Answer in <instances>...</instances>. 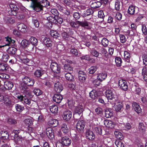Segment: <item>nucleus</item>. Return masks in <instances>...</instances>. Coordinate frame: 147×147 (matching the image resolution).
I'll return each mask as SVG.
<instances>
[{
  "label": "nucleus",
  "mask_w": 147,
  "mask_h": 147,
  "mask_svg": "<svg viewBox=\"0 0 147 147\" xmlns=\"http://www.w3.org/2000/svg\"><path fill=\"white\" fill-rule=\"evenodd\" d=\"M46 134H45V133H42L41 134V137L42 138L46 137V136L48 137V138H53L54 137V135L53 133V132L52 129L51 128H49L47 129Z\"/></svg>",
  "instance_id": "7"
},
{
  "label": "nucleus",
  "mask_w": 147,
  "mask_h": 147,
  "mask_svg": "<svg viewBox=\"0 0 147 147\" xmlns=\"http://www.w3.org/2000/svg\"><path fill=\"white\" fill-rule=\"evenodd\" d=\"M61 140L62 144L65 146L69 145L71 143L70 138H62Z\"/></svg>",
  "instance_id": "24"
},
{
  "label": "nucleus",
  "mask_w": 147,
  "mask_h": 147,
  "mask_svg": "<svg viewBox=\"0 0 147 147\" xmlns=\"http://www.w3.org/2000/svg\"><path fill=\"white\" fill-rule=\"evenodd\" d=\"M60 10L66 15L68 16L70 14L69 11L68 9L61 7Z\"/></svg>",
  "instance_id": "47"
},
{
  "label": "nucleus",
  "mask_w": 147,
  "mask_h": 147,
  "mask_svg": "<svg viewBox=\"0 0 147 147\" xmlns=\"http://www.w3.org/2000/svg\"><path fill=\"white\" fill-rule=\"evenodd\" d=\"M4 20L5 22L7 23L12 24L15 22L14 20L11 18L5 17L4 18Z\"/></svg>",
  "instance_id": "48"
},
{
  "label": "nucleus",
  "mask_w": 147,
  "mask_h": 147,
  "mask_svg": "<svg viewBox=\"0 0 147 147\" xmlns=\"http://www.w3.org/2000/svg\"><path fill=\"white\" fill-rule=\"evenodd\" d=\"M9 58V55L6 54H3L2 58L1 59V60L2 61L6 62Z\"/></svg>",
  "instance_id": "49"
},
{
  "label": "nucleus",
  "mask_w": 147,
  "mask_h": 147,
  "mask_svg": "<svg viewBox=\"0 0 147 147\" xmlns=\"http://www.w3.org/2000/svg\"><path fill=\"white\" fill-rule=\"evenodd\" d=\"M9 76L8 75L5 74H2L0 75V80H2L3 79H7L9 78Z\"/></svg>",
  "instance_id": "58"
},
{
  "label": "nucleus",
  "mask_w": 147,
  "mask_h": 147,
  "mask_svg": "<svg viewBox=\"0 0 147 147\" xmlns=\"http://www.w3.org/2000/svg\"><path fill=\"white\" fill-rule=\"evenodd\" d=\"M5 40L6 41L8 42V43L5 44V45H0V48L2 47H3L5 46H9L10 44L11 43H13L15 42V41L13 40H12L10 38H5Z\"/></svg>",
  "instance_id": "28"
},
{
  "label": "nucleus",
  "mask_w": 147,
  "mask_h": 147,
  "mask_svg": "<svg viewBox=\"0 0 147 147\" xmlns=\"http://www.w3.org/2000/svg\"><path fill=\"white\" fill-rule=\"evenodd\" d=\"M61 130L65 134H67L68 131L67 125L65 123H63L61 126Z\"/></svg>",
  "instance_id": "30"
},
{
  "label": "nucleus",
  "mask_w": 147,
  "mask_h": 147,
  "mask_svg": "<svg viewBox=\"0 0 147 147\" xmlns=\"http://www.w3.org/2000/svg\"><path fill=\"white\" fill-rule=\"evenodd\" d=\"M50 110L52 113H55L57 112L58 111V108L56 105H53L50 106Z\"/></svg>",
  "instance_id": "36"
},
{
  "label": "nucleus",
  "mask_w": 147,
  "mask_h": 147,
  "mask_svg": "<svg viewBox=\"0 0 147 147\" xmlns=\"http://www.w3.org/2000/svg\"><path fill=\"white\" fill-rule=\"evenodd\" d=\"M44 74V71L41 69L36 70L34 73V75L37 77L39 78L42 76Z\"/></svg>",
  "instance_id": "29"
},
{
  "label": "nucleus",
  "mask_w": 147,
  "mask_h": 147,
  "mask_svg": "<svg viewBox=\"0 0 147 147\" xmlns=\"http://www.w3.org/2000/svg\"><path fill=\"white\" fill-rule=\"evenodd\" d=\"M77 23L79 25L87 28L88 29H90L91 28L90 26V23L86 20L82 22L78 21H77Z\"/></svg>",
  "instance_id": "13"
},
{
  "label": "nucleus",
  "mask_w": 147,
  "mask_h": 147,
  "mask_svg": "<svg viewBox=\"0 0 147 147\" xmlns=\"http://www.w3.org/2000/svg\"><path fill=\"white\" fill-rule=\"evenodd\" d=\"M85 123L82 120L78 121L76 125V128L79 132H82L83 131L85 127Z\"/></svg>",
  "instance_id": "10"
},
{
  "label": "nucleus",
  "mask_w": 147,
  "mask_h": 147,
  "mask_svg": "<svg viewBox=\"0 0 147 147\" xmlns=\"http://www.w3.org/2000/svg\"><path fill=\"white\" fill-rule=\"evenodd\" d=\"M115 143L117 147H121L122 146H123L120 140L118 139L116 140Z\"/></svg>",
  "instance_id": "62"
},
{
  "label": "nucleus",
  "mask_w": 147,
  "mask_h": 147,
  "mask_svg": "<svg viewBox=\"0 0 147 147\" xmlns=\"http://www.w3.org/2000/svg\"><path fill=\"white\" fill-rule=\"evenodd\" d=\"M105 93L106 97L108 100H112L117 96L116 91L113 88L107 90Z\"/></svg>",
  "instance_id": "3"
},
{
  "label": "nucleus",
  "mask_w": 147,
  "mask_h": 147,
  "mask_svg": "<svg viewBox=\"0 0 147 147\" xmlns=\"http://www.w3.org/2000/svg\"><path fill=\"white\" fill-rule=\"evenodd\" d=\"M8 123L10 124L14 125L17 123L16 120L11 118H9L7 120Z\"/></svg>",
  "instance_id": "61"
},
{
  "label": "nucleus",
  "mask_w": 147,
  "mask_h": 147,
  "mask_svg": "<svg viewBox=\"0 0 147 147\" xmlns=\"http://www.w3.org/2000/svg\"><path fill=\"white\" fill-rule=\"evenodd\" d=\"M54 89L55 91L58 93L60 92L63 89L62 85L59 82H57L55 84Z\"/></svg>",
  "instance_id": "15"
},
{
  "label": "nucleus",
  "mask_w": 147,
  "mask_h": 147,
  "mask_svg": "<svg viewBox=\"0 0 147 147\" xmlns=\"http://www.w3.org/2000/svg\"><path fill=\"white\" fill-rule=\"evenodd\" d=\"M21 45L22 47L25 48L29 45V42L26 39H24L22 41Z\"/></svg>",
  "instance_id": "60"
},
{
  "label": "nucleus",
  "mask_w": 147,
  "mask_h": 147,
  "mask_svg": "<svg viewBox=\"0 0 147 147\" xmlns=\"http://www.w3.org/2000/svg\"><path fill=\"white\" fill-rule=\"evenodd\" d=\"M55 28L57 29V31L59 32V33L61 34V36L63 38L65 39H67L69 38V36L67 34V33L65 32H62L61 30V29H62L61 28V26L60 24L59 25H56Z\"/></svg>",
  "instance_id": "9"
},
{
  "label": "nucleus",
  "mask_w": 147,
  "mask_h": 147,
  "mask_svg": "<svg viewBox=\"0 0 147 147\" xmlns=\"http://www.w3.org/2000/svg\"><path fill=\"white\" fill-rule=\"evenodd\" d=\"M63 119L67 121L69 120L72 117L71 112L69 110H67L63 112L62 115Z\"/></svg>",
  "instance_id": "12"
},
{
  "label": "nucleus",
  "mask_w": 147,
  "mask_h": 147,
  "mask_svg": "<svg viewBox=\"0 0 147 147\" xmlns=\"http://www.w3.org/2000/svg\"><path fill=\"white\" fill-rule=\"evenodd\" d=\"M2 102L4 103L6 105H10L11 103V100L10 98H9L8 96H5Z\"/></svg>",
  "instance_id": "38"
},
{
  "label": "nucleus",
  "mask_w": 147,
  "mask_h": 147,
  "mask_svg": "<svg viewBox=\"0 0 147 147\" xmlns=\"http://www.w3.org/2000/svg\"><path fill=\"white\" fill-rule=\"evenodd\" d=\"M9 135L8 132L6 131H0V138H9Z\"/></svg>",
  "instance_id": "35"
},
{
  "label": "nucleus",
  "mask_w": 147,
  "mask_h": 147,
  "mask_svg": "<svg viewBox=\"0 0 147 147\" xmlns=\"http://www.w3.org/2000/svg\"><path fill=\"white\" fill-rule=\"evenodd\" d=\"M33 92L36 96H39L42 93V91L38 88L35 89Z\"/></svg>",
  "instance_id": "59"
},
{
  "label": "nucleus",
  "mask_w": 147,
  "mask_h": 147,
  "mask_svg": "<svg viewBox=\"0 0 147 147\" xmlns=\"http://www.w3.org/2000/svg\"><path fill=\"white\" fill-rule=\"evenodd\" d=\"M43 43L47 47H49L52 46V42L49 38L45 37L43 40Z\"/></svg>",
  "instance_id": "20"
},
{
  "label": "nucleus",
  "mask_w": 147,
  "mask_h": 147,
  "mask_svg": "<svg viewBox=\"0 0 147 147\" xmlns=\"http://www.w3.org/2000/svg\"><path fill=\"white\" fill-rule=\"evenodd\" d=\"M22 80L23 82L28 86H32L34 83V81L33 79L27 76L24 78Z\"/></svg>",
  "instance_id": "8"
},
{
  "label": "nucleus",
  "mask_w": 147,
  "mask_h": 147,
  "mask_svg": "<svg viewBox=\"0 0 147 147\" xmlns=\"http://www.w3.org/2000/svg\"><path fill=\"white\" fill-rule=\"evenodd\" d=\"M136 7L134 6L130 5L128 10V13L131 15H133L135 11Z\"/></svg>",
  "instance_id": "31"
},
{
  "label": "nucleus",
  "mask_w": 147,
  "mask_h": 147,
  "mask_svg": "<svg viewBox=\"0 0 147 147\" xmlns=\"http://www.w3.org/2000/svg\"><path fill=\"white\" fill-rule=\"evenodd\" d=\"M18 28L19 31L23 33H25L27 30V27L24 24L21 23L18 25Z\"/></svg>",
  "instance_id": "19"
},
{
  "label": "nucleus",
  "mask_w": 147,
  "mask_h": 147,
  "mask_svg": "<svg viewBox=\"0 0 147 147\" xmlns=\"http://www.w3.org/2000/svg\"><path fill=\"white\" fill-rule=\"evenodd\" d=\"M107 76V74L106 73L101 72L97 74V79L100 81H102L106 78Z\"/></svg>",
  "instance_id": "18"
},
{
  "label": "nucleus",
  "mask_w": 147,
  "mask_h": 147,
  "mask_svg": "<svg viewBox=\"0 0 147 147\" xmlns=\"http://www.w3.org/2000/svg\"><path fill=\"white\" fill-rule=\"evenodd\" d=\"M47 20L49 21V23H50L51 25L52 23L56 24L57 23V20L55 18V16H49L47 18Z\"/></svg>",
  "instance_id": "44"
},
{
  "label": "nucleus",
  "mask_w": 147,
  "mask_h": 147,
  "mask_svg": "<svg viewBox=\"0 0 147 147\" xmlns=\"http://www.w3.org/2000/svg\"><path fill=\"white\" fill-rule=\"evenodd\" d=\"M49 123L53 127H55L58 125V121L56 119H52L49 121Z\"/></svg>",
  "instance_id": "42"
},
{
  "label": "nucleus",
  "mask_w": 147,
  "mask_h": 147,
  "mask_svg": "<svg viewBox=\"0 0 147 147\" xmlns=\"http://www.w3.org/2000/svg\"><path fill=\"white\" fill-rule=\"evenodd\" d=\"M86 136L87 138H92L94 136V134L92 131L87 129L86 132Z\"/></svg>",
  "instance_id": "37"
},
{
  "label": "nucleus",
  "mask_w": 147,
  "mask_h": 147,
  "mask_svg": "<svg viewBox=\"0 0 147 147\" xmlns=\"http://www.w3.org/2000/svg\"><path fill=\"white\" fill-rule=\"evenodd\" d=\"M102 45L104 47H107L109 44L108 40L106 38H103L101 41Z\"/></svg>",
  "instance_id": "54"
},
{
  "label": "nucleus",
  "mask_w": 147,
  "mask_h": 147,
  "mask_svg": "<svg viewBox=\"0 0 147 147\" xmlns=\"http://www.w3.org/2000/svg\"><path fill=\"white\" fill-rule=\"evenodd\" d=\"M138 130L139 132L142 134H143L145 132V127L143 123H139Z\"/></svg>",
  "instance_id": "25"
},
{
  "label": "nucleus",
  "mask_w": 147,
  "mask_h": 147,
  "mask_svg": "<svg viewBox=\"0 0 147 147\" xmlns=\"http://www.w3.org/2000/svg\"><path fill=\"white\" fill-rule=\"evenodd\" d=\"M90 97L92 99H95L97 97V95L95 90H92L89 93Z\"/></svg>",
  "instance_id": "53"
},
{
  "label": "nucleus",
  "mask_w": 147,
  "mask_h": 147,
  "mask_svg": "<svg viewBox=\"0 0 147 147\" xmlns=\"http://www.w3.org/2000/svg\"><path fill=\"white\" fill-rule=\"evenodd\" d=\"M29 42L33 45L36 46L37 45V40L35 37H31L29 40Z\"/></svg>",
  "instance_id": "32"
},
{
  "label": "nucleus",
  "mask_w": 147,
  "mask_h": 147,
  "mask_svg": "<svg viewBox=\"0 0 147 147\" xmlns=\"http://www.w3.org/2000/svg\"><path fill=\"white\" fill-rule=\"evenodd\" d=\"M114 134L115 137L116 138H122L123 137L122 133L119 130H115L114 131Z\"/></svg>",
  "instance_id": "46"
},
{
  "label": "nucleus",
  "mask_w": 147,
  "mask_h": 147,
  "mask_svg": "<svg viewBox=\"0 0 147 147\" xmlns=\"http://www.w3.org/2000/svg\"><path fill=\"white\" fill-rule=\"evenodd\" d=\"M143 64L145 65H147V55H143L142 57Z\"/></svg>",
  "instance_id": "63"
},
{
  "label": "nucleus",
  "mask_w": 147,
  "mask_h": 147,
  "mask_svg": "<svg viewBox=\"0 0 147 147\" xmlns=\"http://www.w3.org/2000/svg\"><path fill=\"white\" fill-rule=\"evenodd\" d=\"M17 100L21 102L24 105H28L30 107L31 106V100L25 95L24 96L19 94L17 96Z\"/></svg>",
  "instance_id": "1"
},
{
  "label": "nucleus",
  "mask_w": 147,
  "mask_h": 147,
  "mask_svg": "<svg viewBox=\"0 0 147 147\" xmlns=\"http://www.w3.org/2000/svg\"><path fill=\"white\" fill-rule=\"evenodd\" d=\"M93 13L92 10L91 8H89L84 11L82 13V14L84 17L89 16Z\"/></svg>",
  "instance_id": "27"
},
{
  "label": "nucleus",
  "mask_w": 147,
  "mask_h": 147,
  "mask_svg": "<svg viewBox=\"0 0 147 147\" xmlns=\"http://www.w3.org/2000/svg\"><path fill=\"white\" fill-rule=\"evenodd\" d=\"M142 74L144 81L147 82V70L146 67H143L142 69Z\"/></svg>",
  "instance_id": "33"
},
{
  "label": "nucleus",
  "mask_w": 147,
  "mask_h": 147,
  "mask_svg": "<svg viewBox=\"0 0 147 147\" xmlns=\"http://www.w3.org/2000/svg\"><path fill=\"white\" fill-rule=\"evenodd\" d=\"M47 0H43L41 1L40 2L37 1L35 2L34 1L31 4L30 7H32L33 9L36 12H39L42 10L43 6L41 4L42 3H45Z\"/></svg>",
  "instance_id": "2"
},
{
  "label": "nucleus",
  "mask_w": 147,
  "mask_h": 147,
  "mask_svg": "<svg viewBox=\"0 0 147 147\" xmlns=\"http://www.w3.org/2000/svg\"><path fill=\"white\" fill-rule=\"evenodd\" d=\"M20 130H13L11 134V137H13V138H20V136L18 135V134L20 132ZM21 138H22L21 136H20Z\"/></svg>",
  "instance_id": "26"
},
{
  "label": "nucleus",
  "mask_w": 147,
  "mask_h": 147,
  "mask_svg": "<svg viewBox=\"0 0 147 147\" xmlns=\"http://www.w3.org/2000/svg\"><path fill=\"white\" fill-rule=\"evenodd\" d=\"M54 101L57 103H60L63 99L62 96L59 94H55L53 98Z\"/></svg>",
  "instance_id": "17"
},
{
  "label": "nucleus",
  "mask_w": 147,
  "mask_h": 147,
  "mask_svg": "<svg viewBox=\"0 0 147 147\" xmlns=\"http://www.w3.org/2000/svg\"><path fill=\"white\" fill-rule=\"evenodd\" d=\"M13 86V84L11 82L6 81L4 82V86L6 89H11Z\"/></svg>",
  "instance_id": "22"
},
{
  "label": "nucleus",
  "mask_w": 147,
  "mask_h": 147,
  "mask_svg": "<svg viewBox=\"0 0 147 147\" xmlns=\"http://www.w3.org/2000/svg\"><path fill=\"white\" fill-rule=\"evenodd\" d=\"M122 106L123 104L122 102L120 101H118L114 105L115 110L117 112L119 111L122 108Z\"/></svg>",
  "instance_id": "23"
},
{
  "label": "nucleus",
  "mask_w": 147,
  "mask_h": 147,
  "mask_svg": "<svg viewBox=\"0 0 147 147\" xmlns=\"http://www.w3.org/2000/svg\"><path fill=\"white\" fill-rule=\"evenodd\" d=\"M132 106L134 109L135 111L138 114H141L142 113V109L140 106L136 102H133Z\"/></svg>",
  "instance_id": "16"
},
{
  "label": "nucleus",
  "mask_w": 147,
  "mask_h": 147,
  "mask_svg": "<svg viewBox=\"0 0 147 147\" xmlns=\"http://www.w3.org/2000/svg\"><path fill=\"white\" fill-rule=\"evenodd\" d=\"M10 68L9 66L6 64H3L0 63V71H6Z\"/></svg>",
  "instance_id": "21"
},
{
  "label": "nucleus",
  "mask_w": 147,
  "mask_h": 147,
  "mask_svg": "<svg viewBox=\"0 0 147 147\" xmlns=\"http://www.w3.org/2000/svg\"><path fill=\"white\" fill-rule=\"evenodd\" d=\"M94 130L98 134L100 135L102 133V130L100 126H98L94 128Z\"/></svg>",
  "instance_id": "64"
},
{
  "label": "nucleus",
  "mask_w": 147,
  "mask_h": 147,
  "mask_svg": "<svg viewBox=\"0 0 147 147\" xmlns=\"http://www.w3.org/2000/svg\"><path fill=\"white\" fill-rule=\"evenodd\" d=\"M78 76L79 80L82 82L84 81L86 77V73L82 71H79Z\"/></svg>",
  "instance_id": "14"
},
{
  "label": "nucleus",
  "mask_w": 147,
  "mask_h": 147,
  "mask_svg": "<svg viewBox=\"0 0 147 147\" xmlns=\"http://www.w3.org/2000/svg\"><path fill=\"white\" fill-rule=\"evenodd\" d=\"M24 122L26 125L29 126L32 124V119H25L24 121Z\"/></svg>",
  "instance_id": "57"
},
{
  "label": "nucleus",
  "mask_w": 147,
  "mask_h": 147,
  "mask_svg": "<svg viewBox=\"0 0 147 147\" xmlns=\"http://www.w3.org/2000/svg\"><path fill=\"white\" fill-rule=\"evenodd\" d=\"M15 107L16 111L18 113L21 112L23 110L24 107L21 105L18 104H15Z\"/></svg>",
  "instance_id": "41"
},
{
  "label": "nucleus",
  "mask_w": 147,
  "mask_h": 147,
  "mask_svg": "<svg viewBox=\"0 0 147 147\" xmlns=\"http://www.w3.org/2000/svg\"><path fill=\"white\" fill-rule=\"evenodd\" d=\"M124 58L125 61L129 62L131 58L130 53L127 51H125L124 53Z\"/></svg>",
  "instance_id": "39"
},
{
  "label": "nucleus",
  "mask_w": 147,
  "mask_h": 147,
  "mask_svg": "<svg viewBox=\"0 0 147 147\" xmlns=\"http://www.w3.org/2000/svg\"><path fill=\"white\" fill-rule=\"evenodd\" d=\"M50 33L51 35L54 38L57 37L60 34L59 32L54 30H51Z\"/></svg>",
  "instance_id": "43"
},
{
  "label": "nucleus",
  "mask_w": 147,
  "mask_h": 147,
  "mask_svg": "<svg viewBox=\"0 0 147 147\" xmlns=\"http://www.w3.org/2000/svg\"><path fill=\"white\" fill-rule=\"evenodd\" d=\"M113 115L111 111L108 109H106L105 111V115L107 118L111 117Z\"/></svg>",
  "instance_id": "45"
},
{
  "label": "nucleus",
  "mask_w": 147,
  "mask_h": 147,
  "mask_svg": "<svg viewBox=\"0 0 147 147\" xmlns=\"http://www.w3.org/2000/svg\"><path fill=\"white\" fill-rule=\"evenodd\" d=\"M9 6L11 9V10L9 11V14L11 15H16L19 10L16 5L14 4H10L9 5Z\"/></svg>",
  "instance_id": "6"
},
{
  "label": "nucleus",
  "mask_w": 147,
  "mask_h": 147,
  "mask_svg": "<svg viewBox=\"0 0 147 147\" xmlns=\"http://www.w3.org/2000/svg\"><path fill=\"white\" fill-rule=\"evenodd\" d=\"M119 84L120 88L123 90L126 91L128 89L127 82L123 79H120L119 81Z\"/></svg>",
  "instance_id": "11"
},
{
  "label": "nucleus",
  "mask_w": 147,
  "mask_h": 147,
  "mask_svg": "<svg viewBox=\"0 0 147 147\" xmlns=\"http://www.w3.org/2000/svg\"><path fill=\"white\" fill-rule=\"evenodd\" d=\"M115 62L117 66H120L121 65L122 61L121 59L118 57H116L115 58Z\"/></svg>",
  "instance_id": "51"
},
{
  "label": "nucleus",
  "mask_w": 147,
  "mask_h": 147,
  "mask_svg": "<svg viewBox=\"0 0 147 147\" xmlns=\"http://www.w3.org/2000/svg\"><path fill=\"white\" fill-rule=\"evenodd\" d=\"M97 69L96 66H94L90 67L89 69V73L90 74H93Z\"/></svg>",
  "instance_id": "56"
},
{
  "label": "nucleus",
  "mask_w": 147,
  "mask_h": 147,
  "mask_svg": "<svg viewBox=\"0 0 147 147\" xmlns=\"http://www.w3.org/2000/svg\"><path fill=\"white\" fill-rule=\"evenodd\" d=\"M101 5L100 2H94L91 3V7L92 8L96 9L99 7Z\"/></svg>",
  "instance_id": "34"
},
{
  "label": "nucleus",
  "mask_w": 147,
  "mask_h": 147,
  "mask_svg": "<svg viewBox=\"0 0 147 147\" xmlns=\"http://www.w3.org/2000/svg\"><path fill=\"white\" fill-rule=\"evenodd\" d=\"M84 110V104L80 103L75 107L74 110V115L78 114L79 115H82Z\"/></svg>",
  "instance_id": "4"
},
{
  "label": "nucleus",
  "mask_w": 147,
  "mask_h": 147,
  "mask_svg": "<svg viewBox=\"0 0 147 147\" xmlns=\"http://www.w3.org/2000/svg\"><path fill=\"white\" fill-rule=\"evenodd\" d=\"M91 54L93 56L96 57H98L99 55V53L97 52L95 49H92L90 51Z\"/></svg>",
  "instance_id": "52"
},
{
  "label": "nucleus",
  "mask_w": 147,
  "mask_h": 147,
  "mask_svg": "<svg viewBox=\"0 0 147 147\" xmlns=\"http://www.w3.org/2000/svg\"><path fill=\"white\" fill-rule=\"evenodd\" d=\"M8 53L10 54L15 55L16 53L17 49L13 47H9L8 50Z\"/></svg>",
  "instance_id": "40"
},
{
  "label": "nucleus",
  "mask_w": 147,
  "mask_h": 147,
  "mask_svg": "<svg viewBox=\"0 0 147 147\" xmlns=\"http://www.w3.org/2000/svg\"><path fill=\"white\" fill-rule=\"evenodd\" d=\"M64 68L66 71H69L73 70V67L68 64H65L64 66Z\"/></svg>",
  "instance_id": "50"
},
{
  "label": "nucleus",
  "mask_w": 147,
  "mask_h": 147,
  "mask_svg": "<svg viewBox=\"0 0 147 147\" xmlns=\"http://www.w3.org/2000/svg\"><path fill=\"white\" fill-rule=\"evenodd\" d=\"M50 67L53 71L56 74H59L60 72L61 67L56 62L51 63Z\"/></svg>",
  "instance_id": "5"
},
{
  "label": "nucleus",
  "mask_w": 147,
  "mask_h": 147,
  "mask_svg": "<svg viewBox=\"0 0 147 147\" xmlns=\"http://www.w3.org/2000/svg\"><path fill=\"white\" fill-rule=\"evenodd\" d=\"M65 76L66 79L69 81H71L73 79V76L70 73L65 74Z\"/></svg>",
  "instance_id": "55"
}]
</instances>
